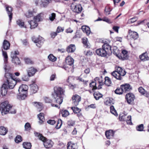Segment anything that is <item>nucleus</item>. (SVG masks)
Returning a JSON list of instances; mask_svg holds the SVG:
<instances>
[{
  "instance_id": "obj_19",
  "label": "nucleus",
  "mask_w": 149,
  "mask_h": 149,
  "mask_svg": "<svg viewBox=\"0 0 149 149\" xmlns=\"http://www.w3.org/2000/svg\"><path fill=\"white\" fill-rule=\"evenodd\" d=\"M102 48L106 51L107 54L108 53L111 52V47L109 44L105 43L102 46Z\"/></svg>"
},
{
  "instance_id": "obj_48",
  "label": "nucleus",
  "mask_w": 149,
  "mask_h": 149,
  "mask_svg": "<svg viewBox=\"0 0 149 149\" xmlns=\"http://www.w3.org/2000/svg\"><path fill=\"white\" fill-rule=\"evenodd\" d=\"M105 104L107 105L111 106L113 104V102L109 98L105 102Z\"/></svg>"
},
{
  "instance_id": "obj_46",
  "label": "nucleus",
  "mask_w": 149,
  "mask_h": 149,
  "mask_svg": "<svg viewBox=\"0 0 149 149\" xmlns=\"http://www.w3.org/2000/svg\"><path fill=\"white\" fill-rule=\"evenodd\" d=\"M25 15L27 18L31 17L33 16V12L29 10L25 14Z\"/></svg>"
},
{
  "instance_id": "obj_21",
  "label": "nucleus",
  "mask_w": 149,
  "mask_h": 149,
  "mask_svg": "<svg viewBox=\"0 0 149 149\" xmlns=\"http://www.w3.org/2000/svg\"><path fill=\"white\" fill-rule=\"evenodd\" d=\"M114 134V133L112 130H109L105 132V135L108 139H110L113 137Z\"/></svg>"
},
{
  "instance_id": "obj_14",
  "label": "nucleus",
  "mask_w": 149,
  "mask_h": 149,
  "mask_svg": "<svg viewBox=\"0 0 149 149\" xmlns=\"http://www.w3.org/2000/svg\"><path fill=\"white\" fill-rule=\"evenodd\" d=\"M128 58L127 55V52L125 50H123L122 51L121 54H120L119 56V59L122 60L127 59Z\"/></svg>"
},
{
  "instance_id": "obj_32",
  "label": "nucleus",
  "mask_w": 149,
  "mask_h": 149,
  "mask_svg": "<svg viewBox=\"0 0 149 149\" xmlns=\"http://www.w3.org/2000/svg\"><path fill=\"white\" fill-rule=\"evenodd\" d=\"M95 98L97 100H98L102 97V95L98 91L95 92L93 94Z\"/></svg>"
},
{
  "instance_id": "obj_7",
  "label": "nucleus",
  "mask_w": 149,
  "mask_h": 149,
  "mask_svg": "<svg viewBox=\"0 0 149 149\" xmlns=\"http://www.w3.org/2000/svg\"><path fill=\"white\" fill-rule=\"evenodd\" d=\"M71 8L73 12L77 13H80L82 9L81 5L79 4L76 5L72 4L71 5Z\"/></svg>"
},
{
  "instance_id": "obj_61",
  "label": "nucleus",
  "mask_w": 149,
  "mask_h": 149,
  "mask_svg": "<svg viewBox=\"0 0 149 149\" xmlns=\"http://www.w3.org/2000/svg\"><path fill=\"white\" fill-rule=\"evenodd\" d=\"M64 29L63 28H62L60 26H58L57 28L56 31L57 33H58L63 32L64 31Z\"/></svg>"
},
{
  "instance_id": "obj_16",
  "label": "nucleus",
  "mask_w": 149,
  "mask_h": 149,
  "mask_svg": "<svg viewBox=\"0 0 149 149\" xmlns=\"http://www.w3.org/2000/svg\"><path fill=\"white\" fill-rule=\"evenodd\" d=\"M129 35L131 38L134 39H136L138 38L137 33L134 31L129 30Z\"/></svg>"
},
{
  "instance_id": "obj_38",
  "label": "nucleus",
  "mask_w": 149,
  "mask_h": 149,
  "mask_svg": "<svg viewBox=\"0 0 149 149\" xmlns=\"http://www.w3.org/2000/svg\"><path fill=\"white\" fill-rule=\"evenodd\" d=\"M124 92V91L122 87L118 88L115 91V93L117 94H122Z\"/></svg>"
},
{
  "instance_id": "obj_13",
  "label": "nucleus",
  "mask_w": 149,
  "mask_h": 149,
  "mask_svg": "<svg viewBox=\"0 0 149 149\" xmlns=\"http://www.w3.org/2000/svg\"><path fill=\"white\" fill-rule=\"evenodd\" d=\"M8 88L7 84H3L2 85L1 87V93L3 96H5L7 94Z\"/></svg>"
},
{
  "instance_id": "obj_20",
  "label": "nucleus",
  "mask_w": 149,
  "mask_h": 149,
  "mask_svg": "<svg viewBox=\"0 0 149 149\" xmlns=\"http://www.w3.org/2000/svg\"><path fill=\"white\" fill-rule=\"evenodd\" d=\"M74 60L70 56H68L66 58V63L68 65H73Z\"/></svg>"
},
{
  "instance_id": "obj_53",
  "label": "nucleus",
  "mask_w": 149,
  "mask_h": 149,
  "mask_svg": "<svg viewBox=\"0 0 149 149\" xmlns=\"http://www.w3.org/2000/svg\"><path fill=\"white\" fill-rule=\"evenodd\" d=\"M62 125V120L61 119H58L57 124L56 125V127L57 129L60 128Z\"/></svg>"
},
{
  "instance_id": "obj_63",
  "label": "nucleus",
  "mask_w": 149,
  "mask_h": 149,
  "mask_svg": "<svg viewBox=\"0 0 149 149\" xmlns=\"http://www.w3.org/2000/svg\"><path fill=\"white\" fill-rule=\"evenodd\" d=\"M84 54L87 56H90L93 54L92 52L90 51H87L84 52Z\"/></svg>"
},
{
  "instance_id": "obj_6",
  "label": "nucleus",
  "mask_w": 149,
  "mask_h": 149,
  "mask_svg": "<svg viewBox=\"0 0 149 149\" xmlns=\"http://www.w3.org/2000/svg\"><path fill=\"white\" fill-rule=\"evenodd\" d=\"M50 0H35L34 2L36 6L40 8L46 7L49 3Z\"/></svg>"
},
{
  "instance_id": "obj_59",
  "label": "nucleus",
  "mask_w": 149,
  "mask_h": 149,
  "mask_svg": "<svg viewBox=\"0 0 149 149\" xmlns=\"http://www.w3.org/2000/svg\"><path fill=\"white\" fill-rule=\"evenodd\" d=\"M137 17H135L133 18L129 19L128 20V22L129 23H133L136 22L137 20Z\"/></svg>"
},
{
  "instance_id": "obj_15",
  "label": "nucleus",
  "mask_w": 149,
  "mask_h": 149,
  "mask_svg": "<svg viewBox=\"0 0 149 149\" xmlns=\"http://www.w3.org/2000/svg\"><path fill=\"white\" fill-rule=\"evenodd\" d=\"M38 89V86L35 84H33L31 85L30 92L31 93L33 94L36 93Z\"/></svg>"
},
{
  "instance_id": "obj_45",
  "label": "nucleus",
  "mask_w": 149,
  "mask_h": 149,
  "mask_svg": "<svg viewBox=\"0 0 149 149\" xmlns=\"http://www.w3.org/2000/svg\"><path fill=\"white\" fill-rule=\"evenodd\" d=\"M2 54L3 56H4V61L5 63H6L8 61V56L7 55V52H6L3 51L2 50Z\"/></svg>"
},
{
  "instance_id": "obj_30",
  "label": "nucleus",
  "mask_w": 149,
  "mask_h": 149,
  "mask_svg": "<svg viewBox=\"0 0 149 149\" xmlns=\"http://www.w3.org/2000/svg\"><path fill=\"white\" fill-rule=\"evenodd\" d=\"M38 118L40 120L39 123L41 124L45 121V118L44 116V114L43 113H40V114L38 115Z\"/></svg>"
},
{
  "instance_id": "obj_29",
  "label": "nucleus",
  "mask_w": 149,
  "mask_h": 149,
  "mask_svg": "<svg viewBox=\"0 0 149 149\" xmlns=\"http://www.w3.org/2000/svg\"><path fill=\"white\" fill-rule=\"evenodd\" d=\"M34 103L35 106L38 108V111H40L42 108V103L37 102H34Z\"/></svg>"
},
{
  "instance_id": "obj_1",
  "label": "nucleus",
  "mask_w": 149,
  "mask_h": 149,
  "mask_svg": "<svg viewBox=\"0 0 149 149\" xmlns=\"http://www.w3.org/2000/svg\"><path fill=\"white\" fill-rule=\"evenodd\" d=\"M54 89V93L52 94V96L54 99V102L60 104L63 102L62 95L63 94L64 91L62 88L60 87L55 88Z\"/></svg>"
},
{
  "instance_id": "obj_26",
  "label": "nucleus",
  "mask_w": 149,
  "mask_h": 149,
  "mask_svg": "<svg viewBox=\"0 0 149 149\" xmlns=\"http://www.w3.org/2000/svg\"><path fill=\"white\" fill-rule=\"evenodd\" d=\"M81 29L83 32L85 33L88 35H89L91 33L90 28L88 26H83L81 27Z\"/></svg>"
},
{
  "instance_id": "obj_55",
  "label": "nucleus",
  "mask_w": 149,
  "mask_h": 149,
  "mask_svg": "<svg viewBox=\"0 0 149 149\" xmlns=\"http://www.w3.org/2000/svg\"><path fill=\"white\" fill-rule=\"evenodd\" d=\"M24 127L25 131H28L30 130L31 128L30 123H26Z\"/></svg>"
},
{
  "instance_id": "obj_37",
  "label": "nucleus",
  "mask_w": 149,
  "mask_h": 149,
  "mask_svg": "<svg viewBox=\"0 0 149 149\" xmlns=\"http://www.w3.org/2000/svg\"><path fill=\"white\" fill-rule=\"evenodd\" d=\"M139 92L140 93L144 95L145 96L148 97V96L147 95L146 93V92L142 87H139L138 88Z\"/></svg>"
},
{
  "instance_id": "obj_35",
  "label": "nucleus",
  "mask_w": 149,
  "mask_h": 149,
  "mask_svg": "<svg viewBox=\"0 0 149 149\" xmlns=\"http://www.w3.org/2000/svg\"><path fill=\"white\" fill-rule=\"evenodd\" d=\"M104 79L105 84L108 86H110L111 84V81L109 78L106 77H105Z\"/></svg>"
},
{
  "instance_id": "obj_17",
  "label": "nucleus",
  "mask_w": 149,
  "mask_h": 149,
  "mask_svg": "<svg viewBox=\"0 0 149 149\" xmlns=\"http://www.w3.org/2000/svg\"><path fill=\"white\" fill-rule=\"evenodd\" d=\"M6 10L9 16L10 20L11 21L12 17V9L11 7L8 6H6Z\"/></svg>"
},
{
  "instance_id": "obj_4",
  "label": "nucleus",
  "mask_w": 149,
  "mask_h": 149,
  "mask_svg": "<svg viewBox=\"0 0 149 149\" xmlns=\"http://www.w3.org/2000/svg\"><path fill=\"white\" fill-rule=\"evenodd\" d=\"M126 72L125 70L121 67H118L115 71L111 73L112 76L118 80H121L122 77L124 76Z\"/></svg>"
},
{
  "instance_id": "obj_60",
  "label": "nucleus",
  "mask_w": 149,
  "mask_h": 149,
  "mask_svg": "<svg viewBox=\"0 0 149 149\" xmlns=\"http://www.w3.org/2000/svg\"><path fill=\"white\" fill-rule=\"evenodd\" d=\"M56 14L54 13H52L49 16V19L51 21H53L55 19Z\"/></svg>"
},
{
  "instance_id": "obj_9",
  "label": "nucleus",
  "mask_w": 149,
  "mask_h": 149,
  "mask_svg": "<svg viewBox=\"0 0 149 149\" xmlns=\"http://www.w3.org/2000/svg\"><path fill=\"white\" fill-rule=\"evenodd\" d=\"M38 71L37 69L33 67H29L26 69L27 75L29 77L33 76Z\"/></svg>"
},
{
  "instance_id": "obj_25",
  "label": "nucleus",
  "mask_w": 149,
  "mask_h": 149,
  "mask_svg": "<svg viewBox=\"0 0 149 149\" xmlns=\"http://www.w3.org/2000/svg\"><path fill=\"white\" fill-rule=\"evenodd\" d=\"M124 91V92H126L127 91H129L132 89V87L130 85L128 84H126L125 85H122L121 86Z\"/></svg>"
},
{
  "instance_id": "obj_62",
  "label": "nucleus",
  "mask_w": 149,
  "mask_h": 149,
  "mask_svg": "<svg viewBox=\"0 0 149 149\" xmlns=\"http://www.w3.org/2000/svg\"><path fill=\"white\" fill-rule=\"evenodd\" d=\"M44 100L45 102L46 103H51L52 102V100L48 97H45L44 98Z\"/></svg>"
},
{
  "instance_id": "obj_28",
  "label": "nucleus",
  "mask_w": 149,
  "mask_h": 149,
  "mask_svg": "<svg viewBox=\"0 0 149 149\" xmlns=\"http://www.w3.org/2000/svg\"><path fill=\"white\" fill-rule=\"evenodd\" d=\"M29 23L30 25V28L31 29L35 28L38 25L37 22L34 19L33 20L29 21Z\"/></svg>"
},
{
  "instance_id": "obj_64",
  "label": "nucleus",
  "mask_w": 149,
  "mask_h": 149,
  "mask_svg": "<svg viewBox=\"0 0 149 149\" xmlns=\"http://www.w3.org/2000/svg\"><path fill=\"white\" fill-rule=\"evenodd\" d=\"M111 10L110 8L109 7H107L106 8L105 10V11L106 13V14L108 15L110 14V12L111 11Z\"/></svg>"
},
{
  "instance_id": "obj_49",
  "label": "nucleus",
  "mask_w": 149,
  "mask_h": 149,
  "mask_svg": "<svg viewBox=\"0 0 149 149\" xmlns=\"http://www.w3.org/2000/svg\"><path fill=\"white\" fill-rule=\"evenodd\" d=\"M96 82L95 81H93L90 84V86L92 88L93 90L96 89L97 87L96 86Z\"/></svg>"
},
{
  "instance_id": "obj_5",
  "label": "nucleus",
  "mask_w": 149,
  "mask_h": 149,
  "mask_svg": "<svg viewBox=\"0 0 149 149\" xmlns=\"http://www.w3.org/2000/svg\"><path fill=\"white\" fill-rule=\"evenodd\" d=\"M35 135L37 136L39 139L44 142V145L46 148H51L53 145V142L50 140H46V138L43 136L42 134L38 133H35Z\"/></svg>"
},
{
  "instance_id": "obj_31",
  "label": "nucleus",
  "mask_w": 149,
  "mask_h": 149,
  "mask_svg": "<svg viewBox=\"0 0 149 149\" xmlns=\"http://www.w3.org/2000/svg\"><path fill=\"white\" fill-rule=\"evenodd\" d=\"M113 54L119 58V56H120V51L116 47H113Z\"/></svg>"
},
{
  "instance_id": "obj_40",
  "label": "nucleus",
  "mask_w": 149,
  "mask_h": 149,
  "mask_svg": "<svg viewBox=\"0 0 149 149\" xmlns=\"http://www.w3.org/2000/svg\"><path fill=\"white\" fill-rule=\"evenodd\" d=\"M43 14L42 13H40L38 14L36 17H34V19L37 22L40 21L42 20V15Z\"/></svg>"
},
{
  "instance_id": "obj_3",
  "label": "nucleus",
  "mask_w": 149,
  "mask_h": 149,
  "mask_svg": "<svg viewBox=\"0 0 149 149\" xmlns=\"http://www.w3.org/2000/svg\"><path fill=\"white\" fill-rule=\"evenodd\" d=\"M5 77L6 79V81L4 84H7L8 87L10 89H13L16 84V81L13 77V74L9 72L5 74Z\"/></svg>"
},
{
  "instance_id": "obj_42",
  "label": "nucleus",
  "mask_w": 149,
  "mask_h": 149,
  "mask_svg": "<svg viewBox=\"0 0 149 149\" xmlns=\"http://www.w3.org/2000/svg\"><path fill=\"white\" fill-rule=\"evenodd\" d=\"M17 23L20 27H26L24 26V22L21 19H19L17 21Z\"/></svg>"
},
{
  "instance_id": "obj_54",
  "label": "nucleus",
  "mask_w": 149,
  "mask_h": 149,
  "mask_svg": "<svg viewBox=\"0 0 149 149\" xmlns=\"http://www.w3.org/2000/svg\"><path fill=\"white\" fill-rule=\"evenodd\" d=\"M71 109L75 113H79L81 111L80 109L77 107H72Z\"/></svg>"
},
{
  "instance_id": "obj_57",
  "label": "nucleus",
  "mask_w": 149,
  "mask_h": 149,
  "mask_svg": "<svg viewBox=\"0 0 149 149\" xmlns=\"http://www.w3.org/2000/svg\"><path fill=\"white\" fill-rule=\"evenodd\" d=\"M62 116L63 117H66L69 115V113L68 111L65 110L62 112Z\"/></svg>"
},
{
  "instance_id": "obj_47",
  "label": "nucleus",
  "mask_w": 149,
  "mask_h": 149,
  "mask_svg": "<svg viewBox=\"0 0 149 149\" xmlns=\"http://www.w3.org/2000/svg\"><path fill=\"white\" fill-rule=\"evenodd\" d=\"M125 121L127 124L129 125H132V123L131 121V116H128L127 118H126Z\"/></svg>"
},
{
  "instance_id": "obj_8",
  "label": "nucleus",
  "mask_w": 149,
  "mask_h": 149,
  "mask_svg": "<svg viewBox=\"0 0 149 149\" xmlns=\"http://www.w3.org/2000/svg\"><path fill=\"white\" fill-rule=\"evenodd\" d=\"M125 98L129 104H132L133 103L135 99V96L133 94L129 93L126 95Z\"/></svg>"
},
{
  "instance_id": "obj_51",
  "label": "nucleus",
  "mask_w": 149,
  "mask_h": 149,
  "mask_svg": "<svg viewBox=\"0 0 149 149\" xmlns=\"http://www.w3.org/2000/svg\"><path fill=\"white\" fill-rule=\"evenodd\" d=\"M12 61L13 63H14L16 65H19L20 63V60L18 57L12 59Z\"/></svg>"
},
{
  "instance_id": "obj_41",
  "label": "nucleus",
  "mask_w": 149,
  "mask_h": 149,
  "mask_svg": "<svg viewBox=\"0 0 149 149\" xmlns=\"http://www.w3.org/2000/svg\"><path fill=\"white\" fill-rule=\"evenodd\" d=\"M24 60L25 63L27 64H32L33 63V61L29 58L25 57L24 58Z\"/></svg>"
},
{
  "instance_id": "obj_52",
  "label": "nucleus",
  "mask_w": 149,
  "mask_h": 149,
  "mask_svg": "<svg viewBox=\"0 0 149 149\" xmlns=\"http://www.w3.org/2000/svg\"><path fill=\"white\" fill-rule=\"evenodd\" d=\"M22 141L21 136L20 135L17 136L15 139V141L16 143H19Z\"/></svg>"
},
{
  "instance_id": "obj_34",
  "label": "nucleus",
  "mask_w": 149,
  "mask_h": 149,
  "mask_svg": "<svg viewBox=\"0 0 149 149\" xmlns=\"http://www.w3.org/2000/svg\"><path fill=\"white\" fill-rule=\"evenodd\" d=\"M23 146L25 149H30L31 147V145L30 143L24 142L23 143Z\"/></svg>"
},
{
  "instance_id": "obj_27",
  "label": "nucleus",
  "mask_w": 149,
  "mask_h": 149,
  "mask_svg": "<svg viewBox=\"0 0 149 149\" xmlns=\"http://www.w3.org/2000/svg\"><path fill=\"white\" fill-rule=\"evenodd\" d=\"M68 149H77V146L76 143H73L71 142H68Z\"/></svg>"
},
{
  "instance_id": "obj_22",
  "label": "nucleus",
  "mask_w": 149,
  "mask_h": 149,
  "mask_svg": "<svg viewBox=\"0 0 149 149\" xmlns=\"http://www.w3.org/2000/svg\"><path fill=\"white\" fill-rule=\"evenodd\" d=\"M10 43L6 40H4L3 44L2 47L6 50L8 49L10 47Z\"/></svg>"
},
{
  "instance_id": "obj_44",
  "label": "nucleus",
  "mask_w": 149,
  "mask_h": 149,
  "mask_svg": "<svg viewBox=\"0 0 149 149\" xmlns=\"http://www.w3.org/2000/svg\"><path fill=\"white\" fill-rule=\"evenodd\" d=\"M94 80L95 81H97L100 85H103L104 84L103 80L102 78L96 77L95 78Z\"/></svg>"
},
{
  "instance_id": "obj_58",
  "label": "nucleus",
  "mask_w": 149,
  "mask_h": 149,
  "mask_svg": "<svg viewBox=\"0 0 149 149\" xmlns=\"http://www.w3.org/2000/svg\"><path fill=\"white\" fill-rule=\"evenodd\" d=\"M136 130L138 131H143V124H141L139 125L138 126L136 127Z\"/></svg>"
},
{
  "instance_id": "obj_36",
  "label": "nucleus",
  "mask_w": 149,
  "mask_h": 149,
  "mask_svg": "<svg viewBox=\"0 0 149 149\" xmlns=\"http://www.w3.org/2000/svg\"><path fill=\"white\" fill-rule=\"evenodd\" d=\"M19 53L17 51H14L12 52L11 54V57L12 58V59L15 58H17V55H19Z\"/></svg>"
},
{
  "instance_id": "obj_23",
  "label": "nucleus",
  "mask_w": 149,
  "mask_h": 149,
  "mask_svg": "<svg viewBox=\"0 0 149 149\" xmlns=\"http://www.w3.org/2000/svg\"><path fill=\"white\" fill-rule=\"evenodd\" d=\"M76 47L74 45L71 44L67 48V51L68 52L72 53L75 51Z\"/></svg>"
},
{
  "instance_id": "obj_11",
  "label": "nucleus",
  "mask_w": 149,
  "mask_h": 149,
  "mask_svg": "<svg viewBox=\"0 0 149 149\" xmlns=\"http://www.w3.org/2000/svg\"><path fill=\"white\" fill-rule=\"evenodd\" d=\"M96 52L97 55L102 57L106 56L107 54L106 51L102 48L97 49L96 51Z\"/></svg>"
},
{
  "instance_id": "obj_18",
  "label": "nucleus",
  "mask_w": 149,
  "mask_h": 149,
  "mask_svg": "<svg viewBox=\"0 0 149 149\" xmlns=\"http://www.w3.org/2000/svg\"><path fill=\"white\" fill-rule=\"evenodd\" d=\"M40 37L39 38H35L34 37H33L32 40L33 41L36 43V46L39 47H40L41 46L42 44V42L39 40Z\"/></svg>"
},
{
  "instance_id": "obj_2",
  "label": "nucleus",
  "mask_w": 149,
  "mask_h": 149,
  "mask_svg": "<svg viewBox=\"0 0 149 149\" xmlns=\"http://www.w3.org/2000/svg\"><path fill=\"white\" fill-rule=\"evenodd\" d=\"M12 106L9 104L8 102L5 101L0 104V111L2 115L6 114L8 113H15L16 110L14 109H10Z\"/></svg>"
},
{
  "instance_id": "obj_56",
  "label": "nucleus",
  "mask_w": 149,
  "mask_h": 149,
  "mask_svg": "<svg viewBox=\"0 0 149 149\" xmlns=\"http://www.w3.org/2000/svg\"><path fill=\"white\" fill-rule=\"evenodd\" d=\"M126 115L124 114H120L119 115V118L120 120L125 121Z\"/></svg>"
},
{
  "instance_id": "obj_24",
  "label": "nucleus",
  "mask_w": 149,
  "mask_h": 149,
  "mask_svg": "<svg viewBox=\"0 0 149 149\" xmlns=\"http://www.w3.org/2000/svg\"><path fill=\"white\" fill-rule=\"evenodd\" d=\"M139 58L143 61H145L149 60V57H148L147 53L142 54L139 56Z\"/></svg>"
},
{
  "instance_id": "obj_43",
  "label": "nucleus",
  "mask_w": 149,
  "mask_h": 149,
  "mask_svg": "<svg viewBox=\"0 0 149 149\" xmlns=\"http://www.w3.org/2000/svg\"><path fill=\"white\" fill-rule=\"evenodd\" d=\"M49 59L52 61L54 62L56 61L57 58L55 57L52 54H50L48 57Z\"/></svg>"
},
{
  "instance_id": "obj_50",
  "label": "nucleus",
  "mask_w": 149,
  "mask_h": 149,
  "mask_svg": "<svg viewBox=\"0 0 149 149\" xmlns=\"http://www.w3.org/2000/svg\"><path fill=\"white\" fill-rule=\"evenodd\" d=\"M82 42L85 47H88V43L87 39L86 38H84L82 39Z\"/></svg>"
},
{
  "instance_id": "obj_10",
  "label": "nucleus",
  "mask_w": 149,
  "mask_h": 149,
  "mask_svg": "<svg viewBox=\"0 0 149 149\" xmlns=\"http://www.w3.org/2000/svg\"><path fill=\"white\" fill-rule=\"evenodd\" d=\"M72 103L75 106H77L79 104V102L81 100V97L77 94L73 95L72 97Z\"/></svg>"
},
{
  "instance_id": "obj_39",
  "label": "nucleus",
  "mask_w": 149,
  "mask_h": 149,
  "mask_svg": "<svg viewBox=\"0 0 149 149\" xmlns=\"http://www.w3.org/2000/svg\"><path fill=\"white\" fill-rule=\"evenodd\" d=\"M110 112L112 114L116 116H118V114L113 106L111 105L110 106Z\"/></svg>"
},
{
  "instance_id": "obj_33",
  "label": "nucleus",
  "mask_w": 149,
  "mask_h": 149,
  "mask_svg": "<svg viewBox=\"0 0 149 149\" xmlns=\"http://www.w3.org/2000/svg\"><path fill=\"white\" fill-rule=\"evenodd\" d=\"M8 130L3 126L0 127V134L4 135L7 132Z\"/></svg>"
},
{
  "instance_id": "obj_12",
  "label": "nucleus",
  "mask_w": 149,
  "mask_h": 149,
  "mask_svg": "<svg viewBox=\"0 0 149 149\" xmlns=\"http://www.w3.org/2000/svg\"><path fill=\"white\" fill-rule=\"evenodd\" d=\"M28 89L27 86L25 84H22L20 86L18 89V91L20 94L26 93Z\"/></svg>"
}]
</instances>
